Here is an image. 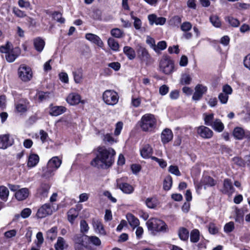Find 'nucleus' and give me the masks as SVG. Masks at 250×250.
Here are the masks:
<instances>
[{
  "instance_id": "obj_19",
  "label": "nucleus",
  "mask_w": 250,
  "mask_h": 250,
  "mask_svg": "<svg viewBox=\"0 0 250 250\" xmlns=\"http://www.w3.org/2000/svg\"><path fill=\"white\" fill-rule=\"evenodd\" d=\"M139 57L146 62H148L150 59V56L147 50L144 47L140 46L138 50Z\"/></svg>"
},
{
  "instance_id": "obj_44",
  "label": "nucleus",
  "mask_w": 250,
  "mask_h": 250,
  "mask_svg": "<svg viewBox=\"0 0 250 250\" xmlns=\"http://www.w3.org/2000/svg\"><path fill=\"white\" fill-rule=\"evenodd\" d=\"M244 213L243 211L238 208L235 210V220L236 222L241 223L243 221Z\"/></svg>"
},
{
  "instance_id": "obj_55",
  "label": "nucleus",
  "mask_w": 250,
  "mask_h": 250,
  "mask_svg": "<svg viewBox=\"0 0 250 250\" xmlns=\"http://www.w3.org/2000/svg\"><path fill=\"white\" fill-rule=\"evenodd\" d=\"M111 34L113 37L120 38L123 36V32L119 28H114L111 30Z\"/></svg>"
},
{
  "instance_id": "obj_27",
  "label": "nucleus",
  "mask_w": 250,
  "mask_h": 250,
  "mask_svg": "<svg viewBox=\"0 0 250 250\" xmlns=\"http://www.w3.org/2000/svg\"><path fill=\"white\" fill-rule=\"evenodd\" d=\"M39 157L36 154H30L28 157L27 166L32 167L36 166L39 162Z\"/></svg>"
},
{
  "instance_id": "obj_15",
  "label": "nucleus",
  "mask_w": 250,
  "mask_h": 250,
  "mask_svg": "<svg viewBox=\"0 0 250 250\" xmlns=\"http://www.w3.org/2000/svg\"><path fill=\"white\" fill-rule=\"evenodd\" d=\"M67 102L70 105H76L81 102V96L77 93H70L66 98Z\"/></svg>"
},
{
  "instance_id": "obj_30",
  "label": "nucleus",
  "mask_w": 250,
  "mask_h": 250,
  "mask_svg": "<svg viewBox=\"0 0 250 250\" xmlns=\"http://www.w3.org/2000/svg\"><path fill=\"white\" fill-rule=\"evenodd\" d=\"M57 228L54 227L48 230L46 232V238L53 241L55 240L57 236Z\"/></svg>"
},
{
  "instance_id": "obj_54",
  "label": "nucleus",
  "mask_w": 250,
  "mask_h": 250,
  "mask_svg": "<svg viewBox=\"0 0 250 250\" xmlns=\"http://www.w3.org/2000/svg\"><path fill=\"white\" fill-rule=\"evenodd\" d=\"M146 42L147 44L149 45L150 47L153 48L156 52H157V48L156 47V45H155V42L153 38L147 36L146 40Z\"/></svg>"
},
{
  "instance_id": "obj_57",
  "label": "nucleus",
  "mask_w": 250,
  "mask_h": 250,
  "mask_svg": "<svg viewBox=\"0 0 250 250\" xmlns=\"http://www.w3.org/2000/svg\"><path fill=\"white\" fill-rule=\"evenodd\" d=\"M151 158L152 160L157 162L159 164L160 167H161L162 168H165L167 167V162L164 160L159 159L154 156H152Z\"/></svg>"
},
{
  "instance_id": "obj_37",
  "label": "nucleus",
  "mask_w": 250,
  "mask_h": 250,
  "mask_svg": "<svg viewBox=\"0 0 250 250\" xmlns=\"http://www.w3.org/2000/svg\"><path fill=\"white\" fill-rule=\"evenodd\" d=\"M178 235L181 240L186 241L189 237V232L185 228H180L178 231Z\"/></svg>"
},
{
  "instance_id": "obj_56",
  "label": "nucleus",
  "mask_w": 250,
  "mask_h": 250,
  "mask_svg": "<svg viewBox=\"0 0 250 250\" xmlns=\"http://www.w3.org/2000/svg\"><path fill=\"white\" fill-rule=\"evenodd\" d=\"M36 238L37 239L36 245L38 247L40 248L44 241L42 233L41 232H38L36 235Z\"/></svg>"
},
{
  "instance_id": "obj_51",
  "label": "nucleus",
  "mask_w": 250,
  "mask_h": 250,
  "mask_svg": "<svg viewBox=\"0 0 250 250\" xmlns=\"http://www.w3.org/2000/svg\"><path fill=\"white\" fill-rule=\"evenodd\" d=\"M16 109L19 113H24L27 110V106L25 104L18 103L16 105Z\"/></svg>"
},
{
  "instance_id": "obj_7",
  "label": "nucleus",
  "mask_w": 250,
  "mask_h": 250,
  "mask_svg": "<svg viewBox=\"0 0 250 250\" xmlns=\"http://www.w3.org/2000/svg\"><path fill=\"white\" fill-rule=\"evenodd\" d=\"M119 96L117 92L113 90H106L103 94V100L109 105H114L117 104Z\"/></svg>"
},
{
  "instance_id": "obj_3",
  "label": "nucleus",
  "mask_w": 250,
  "mask_h": 250,
  "mask_svg": "<svg viewBox=\"0 0 250 250\" xmlns=\"http://www.w3.org/2000/svg\"><path fill=\"white\" fill-rule=\"evenodd\" d=\"M140 126L144 131H151L156 125V119L151 114H146L142 116L139 123Z\"/></svg>"
},
{
  "instance_id": "obj_6",
  "label": "nucleus",
  "mask_w": 250,
  "mask_h": 250,
  "mask_svg": "<svg viewBox=\"0 0 250 250\" xmlns=\"http://www.w3.org/2000/svg\"><path fill=\"white\" fill-rule=\"evenodd\" d=\"M160 70L163 73L168 75L174 70V62L168 56H164L159 63Z\"/></svg>"
},
{
  "instance_id": "obj_17",
  "label": "nucleus",
  "mask_w": 250,
  "mask_h": 250,
  "mask_svg": "<svg viewBox=\"0 0 250 250\" xmlns=\"http://www.w3.org/2000/svg\"><path fill=\"white\" fill-rule=\"evenodd\" d=\"M85 38L100 47H102L104 45L103 41L100 38L96 35L92 33H87L85 35Z\"/></svg>"
},
{
  "instance_id": "obj_53",
  "label": "nucleus",
  "mask_w": 250,
  "mask_h": 250,
  "mask_svg": "<svg viewBox=\"0 0 250 250\" xmlns=\"http://www.w3.org/2000/svg\"><path fill=\"white\" fill-rule=\"evenodd\" d=\"M168 171L172 174H174L177 176L181 175V172L176 166L171 165L168 167Z\"/></svg>"
},
{
  "instance_id": "obj_43",
  "label": "nucleus",
  "mask_w": 250,
  "mask_h": 250,
  "mask_svg": "<svg viewBox=\"0 0 250 250\" xmlns=\"http://www.w3.org/2000/svg\"><path fill=\"white\" fill-rule=\"evenodd\" d=\"M190 241L192 243H196L199 240V231L198 229H193L190 232Z\"/></svg>"
},
{
  "instance_id": "obj_2",
  "label": "nucleus",
  "mask_w": 250,
  "mask_h": 250,
  "mask_svg": "<svg viewBox=\"0 0 250 250\" xmlns=\"http://www.w3.org/2000/svg\"><path fill=\"white\" fill-rule=\"evenodd\" d=\"M12 45L11 42H7L5 45L0 47V51L2 53H5V59L9 62H13L20 55L21 49L19 47L12 48Z\"/></svg>"
},
{
  "instance_id": "obj_20",
  "label": "nucleus",
  "mask_w": 250,
  "mask_h": 250,
  "mask_svg": "<svg viewBox=\"0 0 250 250\" xmlns=\"http://www.w3.org/2000/svg\"><path fill=\"white\" fill-rule=\"evenodd\" d=\"M50 188V186L48 184H44L41 185L40 188L38 189L37 192L41 199L47 197Z\"/></svg>"
},
{
  "instance_id": "obj_39",
  "label": "nucleus",
  "mask_w": 250,
  "mask_h": 250,
  "mask_svg": "<svg viewBox=\"0 0 250 250\" xmlns=\"http://www.w3.org/2000/svg\"><path fill=\"white\" fill-rule=\"evenodd\" d=\"M172 185V179L171 176H167L163 182V188L165 190H169Z\"/></svg>"
},
{
  "instance_id": "obj_42",
  "label": "nucleus",
  "mask_w": 250,
  "mask_h": 250,
  "mask_svg": "<svg viewBox=\"0 0 250 250\" xmlns=\"http://www.w3.org/2000/svg\"><path fill=\"white\" fill-rule=\"evenodd\" d=\"M108 45L110 48L115 51H118L119 48L118 42L113 38H109L107 41Z\"/></svg>"
},
{
  "instance_id": "obj_26",
  "label": "nucleus",
  "mask_w": 250,
  "mask_h": 250,
  "mask_svg": "<svg viewBox=\"0 0 250 250\" xmlns=\"http://www.w3.org/2000/svg\"><path fill=\"white\" fill-rule=\"evenodd\" d=\"M126 218L130 226L133 229L139 225L140 222L139 219L131 213H127L126 215Z\"/></svg>"
},
{
  "instance_id": "obj_38",
  "label": "nucleus",
  "mask_w": 250,
  "mask_h": 250,
  "mask_svg": "<svg viewBox=\"0 0 250 250\" xmlns=\"http://www.w3.org/2000/svg\"><path fill=\"white\" fill-rule=\"evenodd\" d=\"M225 21L232 27H237L240 25V21L236 18L231 16H228L225 18Z\"/></svg>"
},
{
  "instance_id": "obj_60",
  "label": "nucleus",
  "mask_w": 250,
  "mask_h": 250,
  "mask_svg": "<svg viewBox=\"0 0 250 250\" xmlns=\"http://www.w3.org/2000/svg\"><path fill=\"white\" fill-rule=\"evenodd\" d=\"M146 203V206L149 208H154L156 206V201L153 198H147Z\"/></svg>"
},
{
  "instance_id": "obj_32",
  "label": "nucleus",
  "mask_w": 250,
  "mask_h": 250,
  "mask_svg": "<svg viewBox=\"0 0 250 250\" xmlns=\"http://www.w3.org/2000/svg\"><path fill=\"white\" fill-rule=\"evenodd\" d=\"M211 126L214 130L219 132H222L224 128V124L219 119H216Z\"/></svg>"
},
{
  "instance_id": "obj_47",
  "label": "nucleus",
  "mask_w": 250,
  "mask_h": 250,
  "mask_svg": "<svg viewBox=\"0 0 250 250\" xmlns=\"http://www.w3.org/2000/svg\"><path fill=\"white\" fill-rule=\"evenodd\" d=\"M191 78L189 75L184 74L182 75L180 82L182 84H189L191 81Z\"/></svg>"
},
{
  "instance_id": "obj_1",
  "label": "nucleus",
  "mask_w": 250,
  "mask_h": 250,
  "mask_svg": "<svg viewBox=\"0 0 250 250\" xmlns=\"http://www.w3.org/2000/svg\"><path fill=\"white\" fill-rule=\"evenodd\" d=\"M98 154L96 157L91 162V165L95 167L101 168H107L114 162L115 150L111 148L105 146H99L97 148Z\"/></svg>"
},
{
  "instance_id": "obj_5",
  "label": "nucleus",
  "mask_w": 250,
  "mask_h": 250,
  "mask_svg": "<svg viewBox=\"0 0 250 250\" xmlns=\"http://www.w3.org/2000/svg\"><path fill=\"white\" fill-rule=\"evenodd\" d=\"M146 224L149 230L165 232L167 229L166 223L162 220L156 218L149 219Z\"/></svg>"
},
{
  "instance_id": "obj_14",
  "label": "nucleus",
  "mask_w": 250,
  "mask_h": 250,
  "mask_svg": "<svg viewBox=\"0 0 250 250\" xmlns=\"http://www.w3.org/2000/svg\"><path fill=\"white\" fill-rule=\"evenodd\" d=\"M29 190L27 188H20L15 194V197L18 201H23L29 196Z\"/></svg>"
},
{
  "instance_id": "obj_46",
  "label": "nucleus",
  "mask_w": 250,
  "mask_h": 250,
  "mask_svg": "<svg viewBox=\"0 0 250 250\" xmlns=\"http://www.w3.org/2000/svg\"><path fill=\"white\" fill-rule=\"evenodd\" d=\"M52 18L57 21L63 23L65 22V19L62 17V14L59 12H54L51 14Z\"/></svg>"
},
{
  "instance_id": "obj_63",
  "label": "nucleus",
  "mask_w": 250,
  "mask_h": 250,
  "mask_svg": "<svg viewBox=\"0 0 250 250\" xmlns=\"http://www.w3.org/2000/svg\"><path fill=\"white\" fill-rule=\"evenodd\" d=\"M73 240L75 244H83V236L81 235L77 234L74 236Z\"/></svg>"
},
{
  "instance_id": "obj_48",
  "label": "nucleus",
  "mask_w": 250,
  "mask_h": 250,
  "mask_svg": "<svg viewBox=\"0 0 250 250\" xmlns=\"http://www.w3.org/2000/svg\"><path fill=\"white\" fill-rule=\"evenodd\" d=\"M85 237L88 238V240L93 245L99 246L101 242L100 239L97 236H88L87 235H85Z\"/></svg>"
},
{
  "instance_id": "obj_58",
  "label": "nucleus",
  "mask_w": 250,
  "mask_h": 250,
  "mask_svg": "<svg viewBox=\"0 0 250 250\" xmlns=\"http://www.w3.org/2000/svg\"><path fill=\"white\" fill-rule=\"evenodd\" d=\"M208 229L209 233L212 234H215L218 232V229L214 223H209Z\"/></svg>"
},
{
  "instance_id": "obj_33",
  "label": "nucleus",
  "mask_w": 250,
  "mask_h": 250,
  "mask_svg": "<svg viewBox=\"0 0 250 250\" xmlns=\"http://www.w3.org/2000/svg\"><path fill=\"white\" fill-rule=\"evenodd\" d=\"M74 80L76 83H80L83 79V75L82 69H77L72 72Z\"/></svg>"
},
{
  "instance_id": "obj_11",
  "label": "nucleus",
  "mask_w": 250,
  "mask_h": 250,
  "mask_svg": "<svg viewBox=\"0 0 250 250\" xmlns=\"http://www.w3.org/2000/svg\"><path fill=\"white\" fill-rule=\"evenodd\" d=\"M207 90V87L206 86L200 84H197L195 87V92L193 95L192 99L195 101L200 100Z\"/></svg>"
},
{
  "instance_id": "obj_13",
  "label": "nucleus",
  "mask_w": 250,
  "mask_h": 250,
  "mask_svg": "<svg viewBox=\"0 0 250 250\" xmlns=\"http://www.w3.org/2000/svg\"><path fill=\"white\" fill-rule=\"evenodd\" d=\"M148 20L150 25L155 24L156 25H164L166 22V19L164 17H158L155 14H151L148 16Z\"/></svg>"
},
{
  "instance_id": "obj_12",
  "label": "nucleus",
  "mask_w": 250,
  "mask_h": 250,
  "mask_svg": "<svg viewBox=\"0 0 250 250\" xmlns=\"http://www.w3.org/2000/svg\"><path fill=\"white\" fill-rule=\"evenodd\" d=\"M121 179L117 180V186L124 193L126 194H131L134 191V188L130 184L127 183H121Z\"/></svg>"
},
{
  "instance_id": "obj_40",
  "label": "nucleus",
  "mask_w": 250,
  "mask_h": 250,
  "mask_svg": "<svg viewBox=\"0 0 250 250\" xmlns=\"http://www.w3.org/2000/svg\"><path fill=\"white\" fill-rule=\"evenodd\" d=\"M209 21L214 27L219 28L221 26V21L217 15H212L210 16Z\"/></svg>"
},
{
  "instance_id": "obj_28",
  "label": "nucleus",
  "mask_w": 250,
  "mask_h": 250,
  "mask_svg": "<svg viewBox=\"0 0 250 250\" xmlns=\"http://www.w3.org/2000/svg\"><path fill=\"white\" fill-rule=\"evenodd\" d=\"M67 247V244L66 241L63 237H59L57 242L54 245V248L56 250H64Z\"/></svg>"
},
{
  "instance_id": "obj_21",
  "label": "nucleus",
  "mask_w": 250,
  "mask_h": 250,
  "mask_svg": "<svg viewBox=\"0 0 250 250\" xmlns=\"http://www.w3.org/2000/svg\"><path fill=\"white\" fill-rule=\"evenodd\" d=\"M153 149L149 145H145L142 149H140V154L141 156L145 159L151 158L152 154Z\"/></svg>"
},
{
  "instance_id": "obj_59",
  "label": "nucleus",
  "mask_w": 250,
  "mask_h": 250,
  "mask_svg": "<svg viewBox=\"0 0 250 250\" xmlns=\"http://www.w3.org/2000/svg\"><path fill=\"white\" fill-rule=\"evenodd\" d=\"M103 140L105 143H108L109 144H112L116 142L111 135L108 133L104 135Z\"/></svg>"
},
{
  "instance_id": "obj_22",
  "label": "nucleus",
  "mask_w": 250,
  "mask_h": 250,
  "mask_svg": "<svg viewBox=\"0 0 250 250\" xmlns=\"http://www.w3.org/2000/svg\"><path fill=\"white\" fill-rule=\"evenodd\" d=\"M234 191L232 183L230 180L226 179L224 181V192L230 195H231Z\"/></svg>"
},
{
  "instance_id": "obj_8",
  "label": "nucleus",
  "mask_w": 250,
  "mask_h": 250,
  "mask_svg": "<svg viewBox=\"0 0 250 250\" xmlns=\"http://www.w3.org/2000/svg\"><path fill=\"white\" fill-rule=\"evenodd\" d=\"M55 208L53 203H46L42 205L38 210L36 216L38 218H42L51 215L55 211Z\"/></svg>"
},
{
  "instance_id": "obj_45",
  "label": "nucleus",
  "mask_w": 250,
  "mask_h": 250,
  "mask_svg": "<svg viewBox=\"0 0 250 250\" xmlns=\"http://www.w3.org/2000/svg\"><path fill=\"white\" fill-rule=\"evenodd\" d=\"M169 22L171 25L178 27L182 22V19L179 16H174L170 19Z\"/></svg>"
},
{
  "instance_id": "obj_18",
  "label": "nucleus",
  "mask_w": 250,
  "mask_h": 250,
  "mask_svg": "<svg viewBox=\"0 0 250 250\" xmlns=\"http://www.w3.org/2000/svg\"><path fill=\"white\" fill-rule=\"evenodd\" d=\"M93 228L97 233L104 235L106 232L104 228V226L100 221L97 219H93L92 221Z\"/></svg>"
},
{
  "instance_id": "obj_50",
  "label": "nucleus",
  "mask_w": 250,
  "mask_h": 250,
  "mask_svg": "<svg viewBox=\"0 0 250 250\" xmlns=\"http://www.w3.org/2000/svg\"><path fill=\"white\" fill-rule=\"evenodd\" d=\"M192 26L190 22L185 21L181 24L180 28L183 32H188L191 30Z\"/></svg>"
},
{
  "instance_id": "obj_36",
  "label": "nucleus",
  "mask_w": 250,
  "mask_h": 250,
  "mask_svg": "<svg viewBox=\"0 0 250 250\" xmlns=\"http://www.w3.org/2000/svg\"><path fill=\"white\" fill-rule=\"evenodd\" d=\"M9 191L7 188L4 186H0V198L6 202L8 198Z\"/></svg>"
},
{
  "instance_id": "obj_31",
  "label": "nucleus",
  "mask_w": 250,
  "mask_h": 250,
  "mask_svg": "<svg viewBox=\"0 0 250 250\" xmlns=\"http://www.w3.org/2000/svg\"><path fill=\"white\" fill-rule=\"evenodd\" d=\"M124 53L126 55L127 58L132 60L136 57V53L134 49L130 46H125L123 49Z\"/></svg>"
},
{
  "instance_id": "obj_25",
  "label": "nucleus",
  "mask_w": 250,
  "mask_h": 250,
  "mask_svg": "<svg viewBox=\"0 0 250 250\" xmlns=\"http://www.w3.org/2000/svg\"><path fill=\"white\" fill-rule=\"evenodd\" d=\"M66 111V108L62 106H55L50 108L49 113L52 116H57Z\"/></svg>"
},
{
  "instance_id": "obj_64",
  "label": "nucleus",
  "mask_w": 250,
  "mask_h": 250,
  "mask_svg": "<svg viewBox=\"0 0 250 250\" xmlns=\"http://www.w3.org/2000/svg\"><path fill=\"white\" fill-rule=\"evenodd\" d=\"M13 12L14 14L18 17L23 18L26 16V14L25 12L22 11L18 8H13Z\"/></svg>"
},
{
  "instance_id": "obj_23",
  "label": "nucleus",
  "mask_w": 250,
  "mask_h": 250,
  "mask_svg": "<svg viewBox=\"0 0 250 250\" xmlns=\"http://www.w3.org/2000/svg\"><path fill=\"white\" fill-rule=\"evenodd\" d=\"M11 145L12 143L9 141V136L8 135L5 134L0 136V149H6Z\"/></svg>"
},
{
  "instance_id": "obj_41",
  "label": "nucleus",
  "mask_w": 250,
  "mask_h": 250,
  "mask_svg": "<svg viewBox=\"0 0 250 250\" xmlns=\"http://www.w3.org/2000/svg\"><path fill=\"white\" fill-rule=\"evenodd\" d=\"M204 120L205 122V124L206 125L211 126L214 120V114L211 113L209 114H207L206 113L203 114Z\"/></svg>"
},
{
  "instance_id": "obj_9",
  "label": "nucleus",
  "mask_w": 250,
  "mask_h": 250,
  "mask_svg": "<svg viewBox=\"0 0 250 250\" xmlns=\"http://www.w3.org/2000/svg\"><path fill=\"white\" fill-rule=\"evenodd\" d=\"M18 75L21 80L28 82L32 78V71L30 67L25 64H21L18 68Z\"/></svg>"
},
{
  "instance_id": "obj_4",
  "label": "nucleus",
  "mask_w": 250,
  "mask_h": 250,
  "mask_svg": "<svg viewBox=\"0 0 250 250\" xmlns=\"http://www.w3.org/2000/svg\"><path fill=\"white\" fill-rule=\"evenodd\" d=\"M62 160L57 156L52 157L48 162L46 170L43 176L48 178L54 175L56 171L61 166Z\"/></svg>"
},
{
  "instance_id": "obj_52",
  "label": "nucleus",
  "mask_w": 250,
  "mask_h": 250,
  "mask_svg": "<svg viewBox=\"0 0 250 250\" xmlns=\"http://www.w3.org/2000/svg\"><path fill=\"white\" fill-rule=\"evenodd\" d=\"M234 229V224L233 222H229L227 223L224 228V231L226 233H229Z\"/></svg>"
},
{
  "instance_id": "obj_24",
  "label": "nucleus",
  "mask_w": 250,
  "mask_h": 250,
  "mask_svg": "<svg viewBox=\"0 0 250 250\" xmlns=\"http://www.w3.org/2000/svg\"><path fill=\"white\" fill-rule=\"evenodd\" d=\"M201 184L204 185V188L207 187H212L215 186L216 183L214 180L210 176L206 175L204 176L201 180Z\"/></svg>"
},
{
  "instance_id": "obj_49",
  "label": "nucleus",
  "mask_w": 250,
  "mask_h": 250,
  "mask_svg": "<svg viewBox=\"0 0 250 250\" xmlns=\"http://www.w3.org/2000/svg\"><path fill=\"white\" fill-rule=\"evenodd\" d=\"M233 163L239 167H244L246 166L245 160H243L241 158L239 157H235L232 159Z\"/></svg>"
},
{
  "instance_id": "obj_62",
  "label": "nucleus",
  "mask_w": 250,
  "mask_h": 250,
  "mask_svg": "<svg viewBox=\"0 0 250 250\" xmlns=\"http://www.w3.org/2000/svg\"><path fill=\"white\" fill-rule=\"evenodd\" d=\"M81 231L85 232L88 231L89 227L85 220H82L80 222Z\"/></svg>"
},
{
  "instance_id": "obj_61",
  "label": "nucleus",
  "mask_w": 250,
  "mask_h": 250,
  "mask_svg": "<svg viewBox=\"0 0 250 250\" xmlns=\"http://www.w3.org/2000/svg\"><path fill=\"white\" fill-rule=\"evenodd\" d=\"M229 96L227 94L221 93L218 96V99L220 102L223 104H225L227 103Z\"/></svg>"
},
{
  "instance_id": "obj_16",
  "label": "nucleus",
  "mask_w": 250,
  "mask_h": 250,
  "mask_svg": "<svg viewBox=\"0 0 250 250\" xmlns=\"http://www.w3.org/2000/svg\"><path fill=\"white\" fill-rule=\"evenodd\" d=\"M161 141L163 144H166L172 140L173 133L171 130L168 128L165 129L162 132Z\"/></svg>"
},
{
  "instance_id": "obj_10",
  "label": "nucleus",
  "mask_w": 250,
  "mask_h": 250,
  "mask_svg": "<svg viewBox=\"0 0 250 250\" xmlns=\"http://www.w3.org/2000/svg\"><path fill=\"white\" fill-rule=\"evenodd\" d=\"M197 132L202 138L209 139L213 136V131L208 127L201 125L197 128Z\"/></svg>"
},
{
  "instance_id": "obj_34",
  "label": "nucleus",
  "mask_w": 250,
  "mask_h": 250,
  "mask_svg": "<svg viewBox=\"0 0 250 250\" xmlns=\"http://www.w3.org/2000/svg\"><path fill=\"white\" fill-rule=\"evenodd\" d=\"M233 135L237 140H242L245 136V131L240 127H236L234 129Z\"/></svg>"
},
{
  "instance_id": "obj_29",
  "label": "nucleus",
  "mask_w": 250,
  "mask_h": 250,
  "mask_svg": "<svg viewBox=\"0 0 250 250\" xmlns=\"http://www.w3.org/2000/svg\"><path fill=\"white\" fill-rule=\"evenodd\" d=\"M45 45L44 41L38 37L34 40V46L37 51L41 52L42 51Z\"/></svg>"
},
{
  "instance_id": "obj_35",
  "label": "nucleus",
  "mask_w": 250,
  "mask_h": 250,
  "mask_svg": "<svg viewBox=\"0 0 250 250\" xmlns=\"http://www.w3.org/2000/svg\"><path fill=\"white\" fill-rule=\"evenodd\" d=\"M78 215L79 211L77 209L74 208L70 209L67 212L68 221L72 224L74 220L78 217Z\"/></svg>"
}]
</instances>
